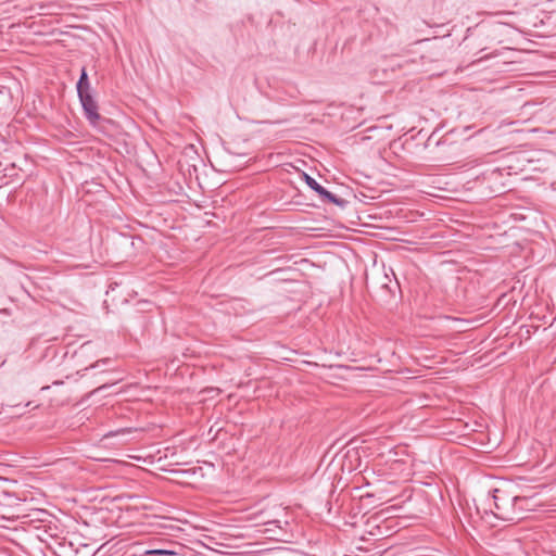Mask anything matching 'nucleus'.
I'll return each mask as SVG.
<instances>
[{
  "mask_svg": "<svg viewBox=\"0 0 556 556\" xmlns=\"http://www.w3.org/2000/svg\"><path fill=\"white\" fill-rule=\"evenodd\" d=\"M79 102L83 108L84 116L93 127L100 125L101 122L106 121L99 113V105L94 98V90L77 93Z\"/></svg>",
  "mask_w": 556,
  "mask_h": 556,
  "instance_id": "3",
  "label": "nucleus"
},
{
  "mask_svg": "<svg viewBox=\"0 0 556 556\" xmlns=\"http://www.w3.org/2000/svg\"><path fill=\"white\" fill-rule=\"evenodd\" d=\"M92 90L93 89L90 85L87 68H86V66H83L80 68L79 78L76 83V91H77V93H79V92L92 91Z\"/></svg>",
  "mask_w": 556,
  "mask_h": 556,
  "instance_id": "4",
  "label": "nucleus"
},
{
  "mask_svg": "<svg viewBox=\"0 0 556 556\" xmlns=\"http://www.w3.org/2000/svg\"><path fill=\"white\" fill-rule=\"evenodd\" d=\"M302 180L307 185V187L316 192L319 200L323 203H329L334 204L339 206L340 208H345L349 204V201L342 198H339L334 193L327 190L325 187H323L315 178H313L311 175H308L305 172H302Z\"/></svg>",
  "mask_w": 556,
  "mask_h": 556,
  "instance_id": "2",
  "label": "nucleus"
},
{
  "mask_svg": "<svg viewBox=\"0 0 556 556\" xmlns=\"http://www.w3.org/2000/svg\"><path fill=\"white\" fill-rule=\"evenodd\" d=\"M121 381H122V379H116V380H109L108 382H115V383H118V382H121Z\"/></svg>",
  "mask_w": 556,
  "mask_h": 556,
  "instance_id": "10",
  "label": "nucleus"
},
{
  "mask_svg": "<svg viewBox=\"0 0 556 556\" xmlns=\"http://www.w3.org/2000/svg\"><path fill=\"white\" fill-rule=\"evenodd\" d=\"M119 240H121V244H130V245H134V240L135 238L132 236H129V235H119Z\"/></svg>",
  "mask_w": 556,
  "mask_h": 556,
  "instance_id": "5",
  "label": "nucleus"
},
{
  "mask_svg": "<svg viewBox=\"0 0 556 556\" xmlns=\"http://www.w3.org/2000/svg\"><path fill=\"white\" fill-rule=\"evenodd\" d=\"M152 553H154V554H165L166 552L162 551V549H157V551H153Z\"/></svg>",
  "mask_w": 556,
  "mask_h": 556,
  "instance_id": "9",
  "label": "nucleus"
},
{
  "mask_svg": "<svg viewBox=\"0 0 556 556\" xmlns=\"http://www.w3.org/2000/svg\"><path fill=\"white\" fill-rule=\"evenodd\" d=\"M494 516L502 520L513 521L519 519V514L516 506L525 500L518 496H509L506 492L495 490L493 494Z\"/></svg>",
  "mask_w": 556,
  "mask_h": 556,
  "instance_id": "1",
  "label": "nucleus"
},
{
  "mask_svg": "<svg viewBox=\"0 0 556 556\" xmlns=\"http://www.w3.org/2000/svg\"><path fill=\"white\" fill-rule=\"evenodd\" d=\"M433 137H434V134H432V135L428 138V140H427V142H426V147H429V146H430V143H431V142H432V140H433Z\"/></svg>",
  "mask_w": 556,
  "mask_h": 556,
  "instance_id": "8",
  "label": "nucleus"
},
{
  "mask_svg": "<svg viewBox=\"0 0 556 556\" xmlns=\"http://www.w3.org/2000/svg\"><path fill=\"white\" fill-rule=\"evenodd\" d=\"M445 143H446V139H445V138H440V139H438V140L435 141V143H434V144H435L437 147H440V146H443V144H445Z\"/></svg>",
  "mask_w": 556,
  "mask_h": 556,
  "instance_id": "6",
  "label": "nucleus"
},
{
  "mask_svg": "<svg viewBox=\"0 0 556 556\" xmlns=\"http://www.w3.org/2000/svg\"><path fill=\"white\" fill-rule=\"evenodd\" d=\"M106 363H108V359H101V361L97 362L94 365H92L91 368L100 367L101 364H106Z\"/></svg>",
  "mask_w": 556,
  "mask_h": 556,
  "instance_id": "7",
  "label": "nucleus"
}]
</instances>
